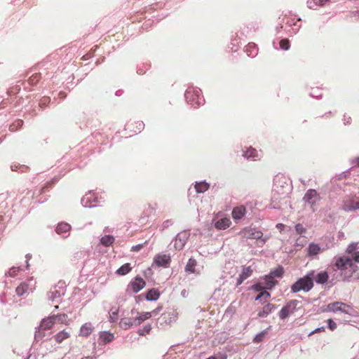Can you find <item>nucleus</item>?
Listing matches in <instances>:
<instances>
[{"label":"nucleus","instance_id":"1","mask_svg":"<svg viewBox=\"0 0 359 359\" xmlns=\"http://www.w3.org/2000/svg\"><path fill=\"white\" fill-rule=\"evenodd\" d=\"M314 271H312L303 278L298 279L292 286L291 291L294 293L300 290L309 292L313 287Z\"/></svg>","mask_w":359,"mask_h":359},{"label":"nucleus","instance_id":"2","mask_svg":"<svg viewBox=\"0 0 359 359\" xmlns=\"http://www.w3.org/2000/svg\"><path fill=\"white\" fill-rule=\"evenodd\" d=\"M284 270L283 266H280L274 270L271 271L270 273L265 276V284L267 290L272 289L277 281L274 280L275 278H281L283 274Z\"/></svg>","mask_w":359,"mask_h":359},{"label":"nucleus","instance_id":"3","mask_svg":"<svg viewBox=\"0 0 359 359\" xmlns=\"http://www.w3.org/2000/svg\"><path fill=\"white\" fill-rule=\"evenodd\" d=\"M55 323V320L52 316L46 318H43L41 320L38 330L35 332V339L37 340L42 339L45 336L44 334L42 333V331L51 329Z\"/></svg>","mask_w":359,"mask_h":359},{"label":"nucleus","instance_id":"4","mask_svg":"<svg viewBox=\"0 0 359 359\" xmlns=\"http://www.w3.org/2000/svg\"><path fill=\"white\" fill-rule=\"evenodd\" d=\"M241 235L246 238L261 240L262 243H265V240L262 239L263 233L257 231L255 228H252L251 226L245 227L240 232Z\"/></svg>","mask_w":359,"mask_h":359},{"label":"nucleus","instance_id":"5","mask_svg":"<svg viewBox=\"0 0 359 359\" xmlns=\"http://www.w3.org/2000/svg\"><path fill=\"white\" fill-rule=\"evenodd\" d=\"M299 304L298 300L294 299L290 301L285 306H284L279 312V318L282 320L287 318L290 315L292 314L297 306Z\"/></svg>","mask_w":359,"mask_h":359},{"label":"nucleus","instance_id":"6","mask_svg":"<svg viewBox=\"0 0 359 359\" xmlns=\"http://www.w3.org/2000/svg\"><path fill=\"white\" fill-rule=\"evenodd\" d=\"M35 283L32 279L21 283L15 289V292L18 296H22L28 294L34 289Z\"/></svg>","mask_w":359,"mask_h":359},{"label":"nucleus","instance_id":"7","mask_svg":"<svg viewBox=\"0 0 359 359\" xmlns=\"http://www.w3.org/2000/svg\"><path fill=\"white\" fill-rule=\"evenodd\" d=\"M343 209L345 211L359 210V198H348L344 200Z\"/></svg>","mask_w":359,"mask_h":359},{"label":"nucleus","instance_id":"8","mask_svg":"<svg viewBox=\"0 0 359 359\" xmlns=\"http://www.w3.org/2000/svg\"><path fill=\"white\" fill-rule=\"evenodd\" d=\"M154 262L158 266L167 268L170 266L171 259L168 255L158 254L155 256Z\"/></svg>","mask_w":359,"mask_h":359},{"label":"nucleus","instance_id":"9","mask_svg":"<svg viewBox=\"0 0 359 359\" xmlns=\"http://www.w3.org/2000/svg\"><path fill=\"white\" fill-rule=\"evenodd\" d=\"M161 310V307H158L151 312H143L140 313L138 317L134 318V322L136 323V325H139L145 320L150 318L152 316L156 315Z\"/></svg>","mask_w":359,"mask_h":359},{"label":"nucleus","instance_id":"10","mask_svg":"<svg viewBox=\"0 0 359 359\" xmlns=\"http://www.w3.org/2000/svg\"><path fill=\"white\" fill-rule=\"evenodd\" d=\"M345 307L349 308V306L342 302H334L327 305V311L332 312L341 311L348 313V311L344 309Z\"/></svg>","mask_w":359,"mask_h":359},{"label":"nucleus","instance_id":"11","mask_svg":"<svg viewBox=\"0 0 359 359\" xmlns=\"http://www.w3.org/2000/svg\"><path fill=\"white\" fill-rule=\"evenodd\" d=\"M97 201V197L95 193L90 191L86 194L82 199V203L86 207L95 206V203Z\"/></svg>","mask_w":359,"mask_h":359},{"label":"nucleus","instance_id":"12","mask_svg":"<svg viewBox=\"0 0 359 359\" xmlns=\"http://www.w3.org/2000/svg\"><path fill=\"white\" fill-rule=\"evenodd\" d=\"M145 281L140 277L137 276L133 281H132L129 286L133 292L137 293L140 291L145 286Z\"/></svg>","mask_w":359,"mask_h":359},{"label":"nucleus","instance_id":"13","mask_svg":"<svg viewBox=\"0 0 359 359\" xmlns=\"http://www.w3.org/2000/svg\"><path fill=\"white\" fill-rule=\"evenodd\" d=\"M253 270L251 266L243 267L241 273L239 275V277L237 279L236 286H238L243 283V282L251 276L252 274Z\"/></svg>","mask_w":359,"mask_h":359},{"label":"nucleus","instance_id":"14","mask_svg":"<svg viewBox=\"0 0 359 359\" xmlns=\"http://www.w3.org/2000/svg\"><path fill=\"white\" fill-rule=\"evenodd\" d=\"M246 212V209L245 206L240 205L238 207H235L232 210V217L234 220H238L241 219Z\"/></svg>","mask_w":359,"mask_h":359},{"label":"nucleus","instance_id":"15","mask_svg":"<svg viewBox=\"0 0 359 359\" xmlns=\"http://www.w3.org/2000/svg\"><path fill=\"white\" fill-rule=\"evenodd\" d=\"M120 326L124 330H128L133 325H137L134 322V318H124L120 321Z\"/></svg>","mask_w":359,"mask_h":359},{"label":"nucleus","instance_id":"16","mask_svg":"<svg viewBox=\"0 0 359 359\" xmlns=\"http://www.w3.org/2000/svg\"><path fill=\"white\" fill-rule=\"evenodd\" d=\"M330 0H308L307 5L311 9L316 10L318 6H323Z\"/></svg>","mask_w":359,"mask_h":359},{"label":"nucleus","instance_id":"17","mask_svg":"<svg viewBox=\"0 0 359 359\" xmlns=\"http://www.w3.org/2000/svg\"><path fill=\"white\" fill-rule=\"evenodd\" d=\"M70 229L71 226H55V231L57 234L62 235L63 238H66L69 235Z\"/></svg>","mask_w":359,"mask_h":359},{"label":"nucleus","instance_id":"18","mask_svg":"<svg viewBox=\"0 0 359 359\" xmlns=\"http://www.w3.org/2000/svg\"><path fill=\"white\" fill-rule=\"evenodd\" d=\"M197 265V262L194 258H190L185 266V271L189 273H196V266Z\"/></svg>","mask_w":359,"mask_h":359},{"label":"nucleus","instance_id":"19","mask_svg":"<svg viewBox=\"0 0 359 359\" xmlns=\"http://www.w3.org/2000/svg\"><path fill=\"white\" fill-rule=\"evenodd\" d=\"M243 156L248 159L255 160L258 157V154L255 149L249 147L243 151Z\"/></svg>","mask_w":359,"mask_h":359},{"label":"nucleus","instance_id":"20","mask_svg":"<svg viewBox=\"0 0 359 359\" xmlns=\"http://www.w3.org/2000/svg\"><path fill=\"white\" fill-rule=\"evenodd\" d=\"M316 282L318 284H323L327 281L328 275L326 271H322L318 274H314V278Z\"/></svg>","mask_w":359,"mask_h":359},{"label":"nucleus","instance_id":"21","mask_svg":"<svg viewBox=\"0 0 359 359\" xmlns=\"http://www.w3.org/2000/svg\"><path fill=\"white\" fill-rule=\"evenodd\" d=\"M274 308L275 306L271 304H268L265 305L263 307L262 310L258 313V316L260 318L266 317L273 311Z\"/></svg>","mask_w":359,"mask_h":359},{"label":"nucleus","instance_id":"22","mask_svg":"<svg viewBox=\"0 0 359 359\" xmlns=\"http://www.w3.org/2000/svg\"><path fill=\"white\" fill-rule=\"evenodd\" d=\"M93 329V328L90 323H86L81 326L80 334L83 337H88L91 334Z\"/></svg>","mask_w":359,"mask_h":359},{"label":"nucleus","instance_id":"23","mask_svg":"<svg viewBox=\"0 0 359 359\" xmlns=\"http://www.w3.org/2000/svg\"><path fill=\"white\" fill-rule=\"evenodd\" d=\"M159 296V292L157 290L152 288L147 293L146 299L149 301H155L158 299Z\"/></svg>","mask_w":359,"mask_h":359},{"label":"nucleus","instance_id":"24","mask_svg":"<svg viewBox=\"0 0 359 359\" xmlns=\"http://www.w3.org/2000/svg\"><path fill=\"white\" fill-rule=\"evenodd\" d=\"M114 240L111 235H105L100 238V243L104 246L109 247L114 243Z\"/></svg>","mask_w":359,"mask_h":359},{"label":"nucleus","instance_id":"25","mask_svg":"<svg viewBox=\"0 0 359 359\" xmlns=\"http://www.w3.org/2000/svg\"><path fill=\"white\" fill-rule=\"evenodd\" d=\"M322 252L321 248L318 245L311 243L308 248V253L309 255H317Z\"/></svg>","mask_w":359,"mask_h":359},{"label":"nucleus","instance_id":"26","mask_svg":"<svg viewBox=\"0 0 359 359\" xmlns=\"http://www.w3.org/2000/svg\"><path fill=\"white\" fill-rule=\"evenodd\" d=\"M57 182V178H53L50 181L47 182L41 189L40 194H43L46 191H48L49 189L54 186V184Z\"/></svg>","mask_w":359,"mask_h":359},{"label":"nucleus","instance_id":"27","mask_svg":"<svg viewBox=\"0 0 359 359\" xmlns=\"http://www.w3.org/2000/svg\"><path fill=\"white\" fill-rule=\"evenodd\" d=\"M209 184L205 182H198L195 184V189L196 192L200 194L206 191L209 189Z\"/></svg>","mask_w":359,"mask_h":359},{"label":"nucleus","instance_id":"28","mask_svg":"<svg viewBox=\"0 0 359 359\" xmlns=\"http://www.w3.org/2000/svg\"><path fill=\"white\" fill-rule=\"evenodd\" d=\"M131 269L132 268L130 267V264L129 263H126L117 269L116 273L120 276H123L129 273Z\"/></svg>","mask_w":359,"mask_h":359},{"label":"nucleus","instance_id":"29","mask_svg":"<svg viewBox=\"0 0 359 359\" xmlns=\"http://www.w3.org/2000/svg\"><path fill=\"white\" fill-rule=\"evenodd\" d=\"M159 319L165 323H170L172 320H175L174 312L163 313Z\"/></svg>","mask_w":359,"mask_h":359},{"label":"nucleus","instance_id":"30","mask_svg":"<svg viewBox=\"0 0 359 359\" xmlns=\"http://www.w3.org/2000/svg\"><path fill=\"white\" fill-rule=\"evenodd\" d=\"M69 337V334L65 330H62L55 335V339L57 343L62 342L65 339Z\"/></svg>","mask_w":359,"mask_h":359},{"label":"nucleus","instance_id":"31","mask_svg":"<svg viewBox=\"0 0 359 359\" xmlns=\"http://www.w3.org/2000/svg\"><path fill=\"white\" fill-rule=\"evenodd\" d=\"M245 52L249 56H253L257 54L256 45L253 43H249L245 47Z\"/></svg>","mask_w":359,"mask_h":359},{"label":"nucleus","instance_id":"32","mask_svg":"<svg viewBox=\"0 0 359 359\" xmlns=\"http://www.w3.org/2000/svg\"><path fill=\"white\" fill-rule=\"evenodd\" d=\"M41 77L40 74H34L29 78L28 83L31 86H36L41 80Z\"/></svg>","mask_w":359,"mask_h":359},{"label":"nucleus","instance_id":"33","mask_svg":"<svg viewBox=\"0 0 359 359\" xmlns=\"http://www.w3.org/2000/svg\"><path fill=\"white\" fill-rule=\"evenodd\" d=\"M317 197V192L315 190L310 189L305 194L304 199L307 201L309 203H313L311 201L313 198H316Z\"/></svg>","mask_w":359,"mask_h":359},{"label":"nucleus","instance_id":"34","mask_svg":"<svg viewBox=\"0 0 359 359\" xmlns=\"http://www.w3.org/2000/svg\"><path fill=\"white\" fill-rule=\"evenodd\" d=\"M271 297L269 292L266 291L261 292L255 298L256 300H259L261 302H266Z\"/></svg>","mask_w":359,"mask_h":359},{"label":"nucleus","instance_id":"35","mask_svg":"<svg viewBox=\"0 0 359 359\" xmlns=\"http://www.w3.org/2000/svg\"><path fill=\"white\" fill-rule=\"evenodd\" d=\"M100 339L105 344L111 342L114 339V334L109 332H103L100 335Z\"/></svg>","mask_w":359,"mask_h":359},{"label":"nucleus","instance_id":"36","mask_svg":"<svg viewBox=\"0 0 359 359\" xmlns=\"http://www.w3.org/2000/svg\"><path fill=\"white\" fill-rule=\"evenodd\" d=\"M64 293L62 291H58L57 290H55L50 291L48 293V296L49 299H50L51 301H54L56 298L60 297Z\"/></svg>","mask_w":359,"mask_h":359},{"label":"nucleus","instance_id":"37","mask_svg":"<svg viewBox=\"0 0 359 359\" xmlns=\"http://www.w3.org/2000/svg\"><path fill=\"white\" fill-rule=\"evenodd\" d=\"M22 123L23 121L22 120H17L10 126L9 130L15 132L22 126Z\"/></svg>","mask_w":359,"mask_h":359},{"label":"nucleus","instance_id":"38","mask_svg":"<svg viewBox=\"0 0 359 359\" xmlns=\"http://www.w3.org/2000/svg\"><path fill=\"white\" fill-rule=\"evenodd\" d=\"M267 331L266 330H263L262 332H261L260 333L257 334L255 337H254V339H253V341L255 343H259V342H262L263 340H264V337L266 336V334H267Z\"/></svg>","mask_w":359,"mask_h":359},{"label":"nucleus","instance_id":"39","mask_svg":"<svg viewBox=\"0 0 359 359\" xmlns=\"http://www.w3.org/2000/svg\"><path fill=\"white\" fill-rule=\"evenodd\" d=\"M53 320H55V323L60 322L61 323H63L66 321V319L67 318V315L63 314H57V315H53Z\"/></svg>","mask_w":359,"mask_h":359},{"label":"nucleus","instance_id":"40","mask_svg":"<svg viewBox=\"0 0 359 359\" xmlns=\"http://www.w3.org/2000/svg\"><path fill=\"white\" fill-rule=\"evenodd\" d=\"M279 45L280 48L284 50H287L290 47V41L287 39L280 40Z\"/></svg>","mask_w":359,"mask_h":359},{"label":"nucleus","instance_id":"41","mask_svg":"<svg viewBox=\"0 0 359 359\" xmlns=\"http://www.w3.org/2000/svg\"><path fill=\"white\" fill-rule=\"evenodd\" d=\"M252 289L255 291L259 292L264 289H267L266 287L265 281L264 283H258L252 285Z\"/></svg>","mask_w":359,"mask_h":359},{"label":"nucleus","instance_id":"42","mask_svg":"<svg viewBox=\"0 0 359 359\" xmlns=\"http://www.w3.org/2000/svg\"><path fill=\"white\" fill-rule=\"evenodd\" d=\"M151 327L149 324L148 325H146L142 329H140L138 331H137V333L140 334V335H144L146 334H148L149 333V332L151 331Z\"/></svg>","mask_w":359,"mask_h":359},{"label":"nucleus","instance_id":"43","mask_svg":"<svg viewBox=\"0 0 359 359\" xmlns=\"http://www.w3.org/2000/svg\"><path fill=\"white\" fill-rule=\"evenodd\" d=\"M337 268L340 270H345L344 259L342 257H339L335 264Z\"/></svg>","mask_w":359,"mask_h":359},{"label":"nucleus","instance_id":"44","mask_svg":"<svg viewBox=\"0 0 359 359\" xmlns=\"http://www.w3.org/2000/svg\"><path fill=\"white\" fill-rule=\"evenodd\" d=\"M20 271V267H12L8 271V275L11 277H14L17 275L18 272Z\"/></svg>","mask_w":359,"mask_h":359},{"label":"nucleus","instance_id":"45","mask_svg":"<svg viewBox=\"0 0 359 359\" xmlns=\"http://www.w3.org/2000/svg\"><path fill=\"white\" fill-rule=\"evenodd\" d=\"M147 206H148L147 210V215L153 214L154 212L156 204H154V205H152L151 203H149V204H147Z\"/></svg>","mask_w":359,"mask_h":359},{"label":"nucleus","instance_id":"46","mask_svg":"<svg viewBox=\"0 0 359 359\" xmlns=\"http://www.w3.org/2000/svg\"><path fill=\"white\" fill-rule=\"evenodd\" d=\"M328 327L331 330H334L337 328V324L332 319L327 320Z\"/></svg>","mask_w":359,"mask_h":359},{"label":"nucleus","instance_id":"47","mask_svg":"<svg viewBox=\"0 0 359 359\" xmlns=\"http://www.w3.org/2000/svg\"><path fill=\"white\" fill-rule=\"evenodd\" d=\"M231 223L230 219L224 217L217 221L215 224H229Z\"/></svg>","mask_w":359,"mask_h":359},{"label":"nucleus","instance_id":"48","mask_svg":"<svg viewBox=\"0 0 359 359\" xmlns=\"http://www.w3.org/2000/svg\"><path fill=\"white\" fill-rule=\"evenodd\" d=\"M344 266L345 269H347L348 268H351L353 266V262L351 259L346 258L344 259Z\"/></svg>","mask_w":359,"mask_h":359},{"label":"nucleus","instance_id":"49","mask_svg":"<svg viewBox=\"0 0 359 359\" xmlns=\"http://www.w3.org/2000/svg\"><path fill=\"white\" fill-rule=\"evenodd\" d=\"M193 93L194 92L191 90H187L186 93H185V97H186V99L189 101V102H192L191 100V97L193 95ZM191 104H194L193 102H191Z\"/></svg>","mask_w":359,"mask_h":359},{"label":"nucleus","instance_id":"50","mask_svg":"<svg viewBox=\"0 0 359 359\" xmlns=\"http://www.w3.org/2000/svg\"><path fill=\"white\" fill-rule=\"evenodd\" d=\"M146 243L147 242H145L144 244H139V245L133 246L131 248V251H133V252L140 251L144 247V245L146 244Z\"/></svg>","mask_w":359,"mask_h":359},{"label":"nucleus","instance_id":"51","mask_svg":"<svg viewBox=\"0 0 359 359\" xmlns=\"http://www.w3.org/2000/svg\"><path fill=\"white\" fill-rule=\"evenodd\" d=\"M296 231L298 233H302L305 231L303 226H295Z\"/></svg>","mask_w":359,"mask_h":359},{"label":"nucleus","instance_id":"52","mask_svg":"<svg viewBox=\"0 0 359 359\" xmlns=\"http://www.w3.org/2000/svg\"><path fill=\"white\" fill-rule=\"evenodd\" d=\"M50 100V97H44L41 100V102H40V105L41 104H45L46 103H48L49 102Z\"/></svg>","mask_w":359,"mask_h":359},{"label":"nucleus","instance_id":"53","mask_svg":"<svg viewBox=\"0 0 359 359\" xmlns=\"http://www.w3.org/2000/svg\"><path fill=\"white\" fill-rule=\"evenodd\" d=\"M324 331H325V327H318L314 331L311 332L310 333V335L313 334L314 333H317V332H324Z\"/></svg>","mask_w":359,"mask_h":359},{"label":"nucleus","instance_id":"54","mask_svg":"<svg viewBox=\"0 0 359 359\" xmlns=\"http://www.w3.org/2000/svg\"><path fill=\"white\" fill-rule=\"evenodd\" d=\"M117 315L118 313L116 311H114L111 313V314L110 315V318L112 321H115L117 319Z\"/></svg>","mask_w":359,"mask_h":359},{"label":"nucleus","instance_id":"55","mask_svg":"<svg viewBox=\"0 0 359 359\" xmlns=\"http://www.w3.org/2000/svg\"><path fill=\"white\" fill-rule=\"evenodd\" d=\"M229 226H223V225H221V226H215V227L216 229H217L218 230H224L226 229L227 227H229Z\"/></svg>","mask_w":359,"mask_h":359},{"label":"nucleus","instance_id":"56","mask_svg":"<svg viewBox=\"0 0 359 359\" xmlns=\"http://www.w3.org/2000/svg\"><path fill=\"white\" fill-rule=\"evenodd\" d=\"M353 259L355 260V262H359V252L355 253Z\"/></svg>","mask_w":359,"mask_h":359},{"label":"nucleus","instance_id":"57","mask_svg":"<svg viewBox=\"0 0 359 359\" xmlns=\"http://www.w3.org/2000/svg\"><path fill=\"white\" fill-rule=\"evenodd\" d=\"M355 246L354 245H351L348 246V252H351V251H353V250H355Z\"/></svg>","mask_w":359,"mask_h":359},{"label":"nucleus","instance_id":"58","mask_svg":"<svg viewBox=\"0 0 359 359\" xmlns=\"http://www.w3.org/2000/svg\"><path fill=\"white\" fill-rule=\"evenodd\" d=\"M353 163H355V165L359 166V157L355 158L353 160Z\"/></svg>","mask_w":359,"mask_h":359},{"label":"nucleus","instance_id":"59","mask_svg":"<svg viewBox=\"0 0 359 359\" xmlns=\"http://www.w3.org/2000/svg\"><path fill=\"white\" fill-rule=\"evenodd\" d=\"M207 359H217V358L214 356H210V358H208Z\"/></svg>","mask_w":359,"mask_h":359}]
</instances>
